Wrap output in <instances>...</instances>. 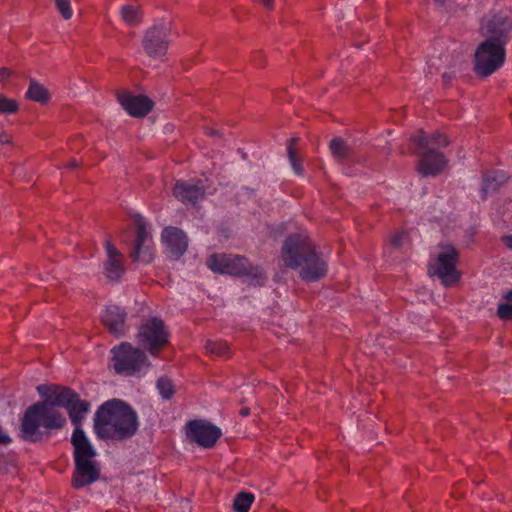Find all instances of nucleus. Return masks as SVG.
Returning a JSON list of instances; mask_svg holds the SVG:
<instances>
[{
  "label": "nucleus",
  "instance_id": "7",
  "mask_svg": "<svg viewBox=\"0 0 512 512\" xmlns=\"http://www.w3.org/2000/svg\"><path fill=\"white\" fill-rule=\"evenodd\" d=\"M112 353L113 367L118 374L142 376L150 367L146 355L130 343H121L112 349Z\"/></svg>",
  "mask_w": 512,
  "mask_h": 512
},
{
  "label": "nucleus",
  "instance_id": "40",
  "mask_svg": "<svg viewBox=\"0 0 512 512\" xmlns=\"http://www.w3.org/2000/svg\"><path fill=\"white\" fill-rule=\"evenodd\" d=\"M77 165H78L77 162L75 160H73V161L70 162L69 167L74 168Z\"/></svg>",
  "mask_w": 512,
  "mask_h": 512
},
{
  "label": "nucleus",
  "instance_id": "33",
  "mask_svg": "<svg viewBox=\"0 0 512 512\" xmlns=\"http://www.w3.org/2000/svg\"><path fill=\"white\" fill-rule=\"evenodd\" d=\"M403 233H397L391 238V244L394 247H399L401 245V240L403 238Z\"/></svg>",
  "mask_w": 512,
  "mask_h": 512
},
{
  "label": "nucleus",
  "instance_id": "16",
  "mask_svg": "<svg viewBox=\"0 0 512 512\" xmlns=\"http://www.w3.org/2000/svg\"><path fill=\"white\" fill-rule=\"evenodd\" d=\"M206 192V187L202 181L193 184L183 180L176 182L173 194L174 196L183 203L195 204L201 200Z\"/></svg>",
  "mask_w": 512,
  "mask_h": 512
},
{
  "label": "nucleus",
  "instance_id": "23",
  "mask_svg": "<svg viewBox=\"0 0 512 512\" xmlns=\"http://www.w3.org/2000/svg\"><path fill=\"white\" fill-rule=\"evenodd\" d=\"M120 17L125 24L135 26L142 21V12L140 7L132 4H126L120 9Z\"/></svg>",
  "mask_w": 512,
  "mask_h": 512
},
{
  "label": "nucleus",
  "instance_id": "8",
  "mask_svg": "<svg viewBox=\"0 0 512 512\" xmlns=\"http://www.w3.org/2000/svg\"><path fill=\"white\" fill-rule=\"evenodd\" d=\"M48 404L53 407H65L75 426L81 425L82 420L89 411L88 402L79 399L76 393L63 387H57L52 391Z\"/></svg>",
  "mask_w": 512,
  "mask_h": 512
},
{
  "label": "nucleus",
  "instance_id": "11",
  "mask_svg": "<svg viewBox=\"0 0 512 512\" xmlns=\"http://www.w3.org/2000/svg\"><path fill=\"white\" fill-rule=\"evenodd\" d=\"M133 221L137 228V236L131 257L134 261L148 264L154 258V246L150 231L147 229L146 223L141 215L135 214Z\"/></svg>",
  "mask_w": 512,
  "mask_h": 512
},
{
  "label": "nucleus",
  "instance_id": "18",
  "mask_svg": "<svg viewBox=\"0 0 512 512\" xmlns=\"http://www.w3.org/2000/svg\"><path fill=\"white\" fill-rule=\"evenodd\" d=\"M72 444L74 446V458L79 459H91L94 458L96 452L89 442L84 431L80 428V425L75 426L74 432L71 437Z\"/></svg>",
  "mask_w": 512,
  "mask_h": 512
},
{
  "label": "nucleus",
  "instance_id": "6",
  "mask_svg": "<svg viewBox=\"0 0 512 512\" xmlns=\"http://www.w3.org/2000/svg\"><path fill=\"white\" fill-rule=\"evenodd\" d=\"M458 252L454 246L439 245L429 261L428 271L437 276L446 287L459 281L461 274L457 270Z\"/></svg>",
  "mask_w": 512,
  "mask_h": 512
},
{
  "label": "nucleus",
  "instance_id": "30",
  "mask_svg": "<svg viewBox=\"0 0 512 512\" xmlns=\"http://www.w3.org/2000/svg\"><path fill=\"white\" fill-rule=\"evenodd\" d=\"M18 109L17 102L0 94V114L14 113Z\"/></svg>",
  "mask_w": 512,
  "mask_h": 512
},
{
  "label": "nucleus",
  "instance_id": "9",
  "mask_svg": "<svg viewBox=\"0 0 512 512\" xmlns=\"http://www.w3.org/2000/svg\"><path fill=\"white\" fill-rule=\"evenodd\" d=\"M172 33V23L170 21H162L149 28L143 37L142 45L145 52L153 58L165 55L169 38Z\"/></svg>",
  "mask_w": 512,
  "mask_h": 512
},
{
  "label": "nucleus",
  "instance_id": "42",
  "mask_svg": "<svg viewBox=\"0 0 512 512\" xmlns=\"http://www.w3.org/2000/svg\"><path fill=\"white\" fill-rule=\"evenodd\" d=\"M435 2L439 5H442L444 4L445 0H435Z\"/></svg>",
  "mask_w": 512,
  "mask_h": 512
},
{
  "label": "nucleus",
  "instance_id": "28",
  "mask_svg": "<svg viewBox=\"0 0 512 512\" xmlns=\"http://www.w3.org/2000/svg\"><path fill=\"white\" fill-rule=\"evenodd\" d=\"M497 313L501 319H512V290L506 294L504 302L499 304Z\"/></svg>",
  "mask_w": 512,
  "mask_h": 512
},
{
  "label": "nucleus",
  "instance_id": "29",
  "mask_svg": "<svg viewBox=\"0 0 512 512\" xmlns=\"http://www.w3.org/2000/svg\"><path fill=\"white\" fill-rule=\"evenodd\" d=\"M157 389L164 399H170L175 392L172 381L166 377H162L157 381Z\"/></svg>",
  "mask_w": 512,
  "mask_h": 512
},
{
  "label": "nucleus",
  "instance_id": "27",
  "mask_svg": "<svg viewBox=\"0 0 512 512\" xmlns=\"http://www.w3.org/2000/svg\"><path fill=\"white\" fill-rule=\"evenodd\" d=\"M207 353L217 356H226L229 351V347L226 342L223 341H207L205 345Z\"/></svg>",
  "mask_w": 512,
  "mask_h": 512
},
{
  "label": "nucleus",
  "instance_id": "12",
  "mask_svg": "<svg viewBox=\"0 0 512 512\" xmlns=\"http://www.w3.org/2000/svg\"><path fill=\"white\" fill-rule=\"evenodd\" d=\"M187 436L200 446L212 447L221 436V430L204 421L194 420L187 424Z\"/></svg>",
  "mask_w": 512,
  "mask_h": 512
},
{
  "label": "nucleus",
  "instance_id": "41",
  "mask_svg": "<svg viewBox=\"0 0 512 512\" xmlns=\"http://www.w3.org/2000/svg\"><path fill=\"white\" fill-rule=\"evenodd\" d=\"M241 414H242L243 416H247V415L249 414L248 409H242V410H241Z\"/></svg>",
  "mask_w": 512,
  "mask_h": 512
},
{
  "label": "nucleus",
  "instance_id": "39",
  "mask_svg": "<svg viewBox=\"0 0 512 512\" xmlns=\"http://www.w3.org/2000/svg\"><path fill=\"white\" fill-rule=\"evenodd\" d=\"M218 132L213 129H207V134L210 136L216 135Z\"/></svg>",
  "mask_w": 512,
  "mask_h": 512
},
{
  "label": "nucleus",
  "instance_id": "13",
  "mask_svg": "<svg viewBox=\"0 0 512 512\" xmlns=\"http://www.w3.org/2000/svg\"><path fill=\"white\" fill-rule=\"evenodd\" d=\"M75 472L73 475V486L82 488L98 480L100 470L93 458L75 460Z\"/></svg>",
  "mask_w": 512,
  "mask_h": 512
},
{
  "label": "nucleus",
  "instance_id": "5",
  "mask_svg": "<svg viewBox=\"0 0 512 512\" xmlns=\"http://www.w3.org/2000/svg\"><path fill=\"white\" fill-rule=\"evenodd\" d=\"M207 266L214 272L247 276L255 285H262L267 278L262 268L250 265L246 258L237 255H211L207 260Z\"/></svg>",
  "mask_w": 512,
  "mask_h": 512
},
{
  "label": "nucleus",
  "instance_id": "24",
  "mask_svg": "<svg viewBox=\"0 0 512 512\" xmlns=\"http://www.w3.org/2000/svg\"><path fill=\"white\" fill-rule=\"evenodd\" d=\"M26 95L29 99L39 102L46 103L50 99L48 90L40 83L31 80Z\"/></svg>",
  "mask_w": 512,
  "mask_h": 512
},
{
  "label": "nucleus",
  "instance_id": "4",
  "mask_svg": "<svg viewBox=\"0 0 512 512\" xmlns=\"http://www.w3.org/2000/svg\"><path fill=\"white\" fill-rule=\"evenodd\" d=\"M412 141L419 146L423 153L417 164V171L422 176H436L447 166L446 157L436 150V148L446 147L449 144L446 136L435 132L431 136H426L423 131H419L412 136Z\"/></svg>",
  "mask_w": 512,
  "mask_h": 512
},
{
  "label": "nucleus",
  "instance_id": "15",
  "mask_svg": "<svg viewBox=\"0 0 512 512\" xmlns=\"http://www.w3.org/2000/svg\"><path fill=\"white\" fill-rule=\"evenodd\" d=\"M162 242L167 254L175 259L180 257L188 246L186 235L175 227H167L163 230Z\"/></svg>",
  "mask_w": 512,
  "mask_h": 512
},
{
  "label": "nucleus",
  "instance_id": "32",
  "mask_svg": "<svg viewBox=\"0 0 512 512\" xmlns=\"http://www.w3.org/2000/svg\"><path fill=\"white\" fill-rule=\"evenodd\" d=\"M288 156H289V161L291 163V166H292L293 170L295 171V173L298 175H301L302 168H301V165L296 157V154L294 152L292 144H290L288 147Z\"/></svg>",
  "mask_w": 512,
  "mask_h": 512
},
{
  "label": "nucleus",
  "instance_id": "2",
  "mask_svg": "<svg viewBox=\"0 0 512 512\" xmlns=\"http://www.w3.org/2000/svg\"><path fill=\"white\" fill-rule=\"evenodd\" d=\"M281 256L285 265L298 270L305 282L317 281L326 275V260L314 251L305 235L290 236L283 245Z\"/></svg>",
  "mask_w": 512,
  "mask_h": 512
},
{
  "label": "nucleus",
  "instance_id": "36",
  "mask_svg": "<svg viewBox=\"0 0 512 512\" xmlns=\"http://www.w3.org/2000/svg\"><path fill=\"white\" fill-rule=\"evenodd\" d=\"M10 442L9 436L0 428V444H8Z\"/></svg>",
  "mask_w": 512,
  "mask_h": 512
},
{
  "label": "nucleus",
  "instance_id": "37",
  "mask_svg": "<svg viewBox=\"0 0 512 512\" xmlns=\"http://www.w3.org/2000/svg\"><path fill=\"white\" fill-rule=\"evenodd\" d=\"M259 4L263 5L267 9H272L274 7V0H255Z\"/></svg>",
  "mask_w": 512,
  "mask_h": 512
},
{
  "label": "nucleus",
  "instance_id": "17",
  "mask_svg": "<svg viewBox=\"0 0 512 512\" xmlns=\"http://www.w3.org/2000/svg\"><path fill=\"white\" fill-rule=\"evenodd\" d=\"M42 426L36 404L29 407L23 417L21 425L22 437L26 440L36 441L40 438L39 428Z\"/></svg>",
  "mask_w": 512,
  "mask_h": 512
},
{
  "label": "nucleus",
  "instance_id": "1",
  "mask_svg": "<svg viewBox=\"0 0 512 512\" xmlns=\"http://www.w3.org/2000/svg\"><path fill=\"white\" fill-rule=\"evenodd\" d=\"M481 32L486 37L475 52V70L488 76L499 69L505 60V44L512 35V20L500 13L482 22Z\"/></svg>",
  "mask_w": 512,
  "mask_h": 512
},
{
  "label": "nucleus",
  "instance_id": "26",
  "mask_svg": "<svg viewBox=\"0 0 512 512\" xmlns=\"http://www.w3.org/2000/svg\"><path fill=\"white\" fill-rule=\"evenodd\" d=\"M254 501V495L251 493L242 492L239 493L233 503L234 510L236 512H248L251 504Z\"/></svg>",
  "mask_w": 512,
  "mask_h": 512
},
{
  "label": "nucleus",
  "instance_id": "34",
  "mask_svg": "<svg viewBox=\"0 0 512 512\" xmlns=\"http://www.w3.org/2000/svg\"><path fill=\"white\" fill-rule=\"evenodd\" d=\"M11 75V71L8 68L0 67V82L8 79Z\"/></svg>",
  "mask_w": 512,
  "mask_h": 512
},
{
  "label": "nucleus",
  "instance_id": "19",
  "mask_svg": "<svg viewBox=\"0 0 512 512\" xmlns=\"http://www.w3.org/2000/svg\"><path fill=\"white\" fill-rule=\"evenodd\" d=\"M107 261L105 263L106 276L111 280H118L124 273L123 256L110 243H106Z\"/></svg>",
  "mask_w": 512,
  "mask_h": 512
},
{
  "label": "nucleus",
  "instance_id": "21",
  "mask_svg": "<svg viewBox=\"0 0 512 512\" xmlns=\"http://www.w3.org/2000/svg\"><path fill=\"white\" fill-rule=\"evenodd\" d=\"M42 426L47 429L60 428L65 423V418L48 402L36 403Z\"/></svg>",
  "mask_w": 512,
  "mask_h": 512
},
{
  "label": "nucleus",
  "instance_id": "3",
  "mask_svg": "<svg viewBox=\"0 0 512 512\" xmlns=\"http://www.w3.org/2000/svg\"><path fill=\"white\" fill-rule=\"evenodd\" d=\"M138 427L135 412L125 403L112 400L104 403L96 413L94 430L102 439H124L132 436Z\"/></svg>",
  "mask_w": 512,
  "mask_h": 512
},
{
  "label": "nucleus",
  "instance_id": "25",
  "mask_svg": "<svg viewBox=\"0 0 512 512\" xmlns=\"http://www.w3.org/2000/svg\"><path fill=\"white\" fill-rule=\"evenodd\" d=\"M330 150L333 156L339 160L346 159L351 155V148L341 138H334L331 140Z\"/></svg>",
  "mask_w": 512,
  "mask_h": 512
},
{
  "label": "nucleus",
  "instance_id": "38",
  "mask_svg": "<svg viewBox=\"0 0 512 512\" xmlns=\"http://www.w3.org/2000/svg\"><path fill=\"white\" fill-rule=\"evenodd\" d=\"M503 243L510 249H512V236L507 235L502 238Z\"/></svg>",
  "mask_w": 512,
  "mask_h": 512
},
{
  "label": "nucleus",
  "instance_id": "22",
  "mask_svg": "<svg viewBox=\"0 0 512 512\" xmlns=\"http://www.w3.org/2000/svg\"><path fill=\"white\" fill-rule=\"evenodd\" d=\"M506 175L501 171L485 174L482 181V192L484 196L498 189L506 181Z\"/></svg>",
  "mask_w": 512,
  "mask_h": 512
},
{
  "label": "nucleus",
  "instance_id": "20",
  "mask_svg": "<svg viewBox=\"0 0 512 512\" xmlns=\"http://www.w3.org/2000/svg\"><path fill=\"white\" fill-rule=\"evenodd\" d=\"M101 317L103 324L111 333L115 335L123 333L126 314L120 307L108 306Z\"/></svg>",
  "mask_w": 512,
  "mask_h": 512
},
{
  "label": "nucleus",
  "instance_id": "14",
  "mask_svg": "<svg viewBox=\"0 0 512 512\" xmlns=\"http://www.w3.org/2000/svg\"><path fill=\"white\" fill-rule=\"evenodd\" d=\"M118 100L123 109L134 117H143L153 108V102L143 95L122 92L118 95Z\"/></svg>",
  "mask_w": 512,
  "mask_h": 512
},
{
  "label": "nucleus",
  "instance_id": "35",
  "mask_svg": "<svg viewBox=\"0 0 512 512\" xmlns=\"http://www.w3.org/2000/svg\"><path fill=\"white\" fill-rule=\"evenodd\" d=\"M11 143V137L6 132L0 133V147L4 144Z\"/></svg>",
  "mask_w": 512,
  "mask_h": 512
},
{
  "label": "nucleus",
  "instance_id": "10",
  "mask_svg": "<svg viewBox=\"0 0 512 512\" xmlns=\"http://www.w3.org/2000/svg\"><path fill=\"white\" fill-rule=\"evenodd\" d=\"M138 341L151 354H155L168 342V333L161 319L151 318L139 329Z\"/></svg>",
  "mask_w": 512,
  "mask_h": 512
},
{
  "label": "nucleus",
  "instance_id": "31",
  "mask_svg": "<svg viewBox=\"0 0 512 512\" xmlns=\"http://www.w3.org/2000/svg\"><path fill=\"white\" fill-rule=\"evenodd\" d=\"M56 7L62 17L66 20L70 19L73 15V10L69 0H55Z\"/></svg>",
  "mask_w": 512,
  "mask_h": 512
}]
</instances>
